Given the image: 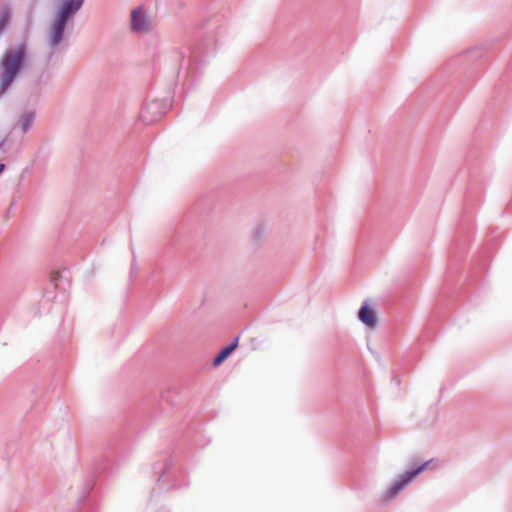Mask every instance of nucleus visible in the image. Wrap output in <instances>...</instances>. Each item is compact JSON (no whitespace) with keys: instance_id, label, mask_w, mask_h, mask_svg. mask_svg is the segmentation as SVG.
I'll return each instance as SVG.
<instances>
[{"instance_id":"nucleus-1","label":"nucleus","mask_w":512,"mask_h":512,"mask_svg":"<svg viewBox=\"0 0 512 512\" xmlns=\"http://www.w3.org/2000/svg\"><path fill=\"white\" fill-rule=\"evenodd\" d=\"M28 59L27 48L21 43L16 48H8L0 59V97L4 95L25 68Z\"/></svg>"},{"instance_id":"nucleus-2","label":"nucleus","mask_w":512,"mask_h":512,"mask_svg":"<svg viewBox=\"0 0 512 512\" xmlns=\"http://www.w3.org/2000/svg\"><path fill=\"white\" fill-rule=\"evenodd\" d=\"M432 463L433 459L428 460L418 467L400 474L386 491L385 498L387 500H391L396 497L409 483L413 481L414 478L426 469L430 468Z\"/></svg>"},{"instance_id":"nucleus-3","label":"nucleus","mask_w":512,"mask_h":512,"mask_svg":"<svg viewBox=\"0 0 512 512\" xmlns=\"http://www.w3.org/2000/svg\"><path fill=\"white\" fill-rule=\"evenodd\" d=\"M170 106V101L165 99L148 101L141 110L140 120L145 124H151L166 114Z\"/></svg>"},{"instance_id":"nucleus-4","label":"nucleus","mask_w":512,"mask_h":512,"mask_svg":"<svg viewBox=\"0 0 512 512\" xmlns=\"http://www.w3.org/2000/svg\"><path fill=\"white\" fill-rule=\"evenodd\" d=\"M67 24V22L62 21L56 17H54L53 21L51 22L47 31V45L51 50L48 56V60L52 58L53 53L63 42Z\"/></svg>"},{"instance_id":"nucleus-5","label":"nucleus","mask_w":512,"mask_h":512,"mask_svg":"<svg viewBox=\"0 0 512 512\" xmlns=\"http://www.w3.org/2000/svg\"><path fill=\"white\" fill-rule=\"evenodd\" d=\"M84 0H60L55 17L69 22L82 8Z\"/></svg>"},{"instance_id":"nucleus-6","label":"nucleus","mask_w":512,"mask_h":512,"mask_svg":"<svg viewBox=\"0 0 512 512\" xmlns=\"http://www.w3.org/2000/svg\"><path fill=\"white\" fill-rule=\"evenodd\" d=\"M201 57L199 47L185 46L179 51V68L180 70L189 71L196 65Z\"/></svg>"},{"instance_id":"nucleus-7","label":"nucleus","mask_w":512,"mask_h":512,"mask_svg":"<svg viewBox=\"0 0 512 512\" xmlns=\"http://www.w3.org/2000/svg\"><path fill=\"white\" fill-rule=\"evenodd\" d=\"M152 30V25L142 7L131 11V31L134 33H147Z\"/></svg>"},{"instance_id":"nucleus-8","label":"nucleus","mask_w":512,"mask_h":512,"mask_svg":"<svg viewBox=\"0 0 512 512\" xmlns=\"http://www.w3.org/2000/svg\"><path fill=\"white\" fill-rule=\"evenodd\" d=\"M359 320L369 328H375L378 324L376 312L365 301L358 312Z\"/></svg>"},{"instance_id":"nucleus-9","label":"nucleus","mask_w":512,"mask_h":512,"mask_svg":"<svg viewBox=\"0 0 512 512\" xmlns=\"http://www.w3.org/2000/svg\"><path fill=\"white\" fill-rule=\"evenodd\" d=\"M239 338L235 337L228 345L223 347L213 359V365L215 367L221 365L237 348Z\"/></svg>"},{"instance_id":"nucleus-10","label":"nucleus","mask_w":512,"mask_h":512,"mask_svg":"<svg viewBox=\"0 0 512 512\" xmlns=\"http://www.w3.org/2000/svg\"><path fill=\"white\" fill-rule=\"evenodd\" d=\"M189 485V480L187 479L184 472H177L173 475V481L169 485L168 489H180L185 488Z\"/></svg>"},{"instance_id":"nucleus-11","label":"nucleus","mask_w":512,"mask_h":512,"mask_svg":"<svg viewBox=\"0 0 512 512\" xmlns=\"http://www.w3.org/2000/svg\"><path fill=\"white\" fill-rule=\"evenodd\" d=\"M34 112H25L19 119V124L23 133L28 132L34 122Z\"/></svg>"},{"instance_id":"nucleus-12","label":"nucleus","mask_w":512,"mask_h":512,"mask_svg":"<svg viewBox=\"0 0 512 512\" xmlns=\"http://www.w3.org/2000/svg\"><path fill=\"white\" fill-rule=\"evenodd\" d=\"M170 465V462L165 460L164 462L158 463L154 466L155 473L159 474L157 479L159 485L165 482L166 473L169 471Z\"/></svg>"},{"instance_id":"nucleus-13","label":"nucleus","mask_w":512,"mask_h":512,"mask_svg":"<svg viewBox=\"0 0 512 512\" xmlns=\"http://www.w3.org/2000/svg\"><path fill=\"white\" fill-rule=\"evenodd\" d=\"M66 273H67V271L65 270V271H62V272L57 271V272H54V273H52V274H51L50 282H51V284H52L56 289H58V288H62V287L60 286V282H61L63 279L67 280V277H66V275H65Z\"/></svg>"},{"instance_id":"nucleus-14","label":"nucleus","mask_w":512,"mask_h":512,"mask_svg":"<svg viewBox=\"0 0 512 512\" xmlns=\"http://www.w3.org/2000/svg\"><path fill=\"white\" fill-rule=\"evenodd\" d=\"M10 19V12L9 9H5L2 12V15L0 17V35L4 32V30L8 27Z\"/></svg>"},{"instance_id":"nucleus-15","label":"nucleus","mask_w":512,"mask_h":512,"mask_svg":"<svg viewBox=\"0 0 512 512\" xmlns=\"http://www.w3.org/2000/svg\"><path fill=\"white\" fill-rule=\"evenodd\" d=\"M6 166L4 163H0V174L5 170Z\"/></svg>"}]
</instances>
